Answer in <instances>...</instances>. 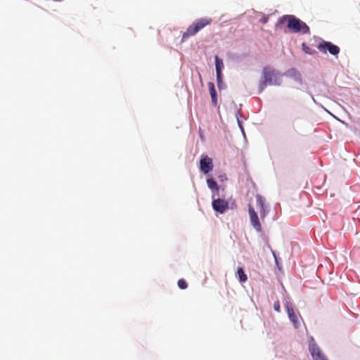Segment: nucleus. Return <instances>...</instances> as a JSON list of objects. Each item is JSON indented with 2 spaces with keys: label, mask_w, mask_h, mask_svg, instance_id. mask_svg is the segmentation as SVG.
<instances>
[{
  "label": "nucleus",
  "mask_w": 360,
  "mask_h": 360,
  "mask_svg": "<svg viewBox=\"0 0 360 360\" xmlns=\"http://www.w3.org/2000/svg\"><path fill=\"white\" fill-rule=\"evenodd\" d=\"M208 88L210 93L212 102L214 105H216L217 103V92L215 90L214 84L212 82L208 83Z\"/></svg>",
  "instance_id": "10"
},
{
  "label": "nucleus",
  "mask_w": 360,
  "mask_h": 360,
  "mask_svg": "<svg viewBox=\"0 0 360 360\" xmlns=\"http://www.w3.org/2000/svg\"><path fill=\"white\" fill-rule=\"evenodd\" d=\"M237 274L238 276L239 281L240 283H245L248 280V277L245 274V271L242 267H239L237 270Z\"/></svg>",
  "instance_id": "13"
},
{
  "label": "nucleus",
  "mask_w": 360,
  "mask_h": 360,
  "mask_svg": "<svg viewBox=\"0 0 360 360\" xmlns=\"http://www.w3.org/2000/svg\"><path fill=\"white\" fill-rule=\"evenodd\" d=\"M212 22L210 18H202L194 21L182 34L181 41H186L188 37L194 36L205 27L210 25Z\"/></svg>",
  "instance_id": "3"
},
{
  "label": "nucleus",
  "mask_w": 360,
  "mask_h": 360,
  "mask_svg": "<svg viewBox=\"0 0 360 360\" xmlns=\"http://www.w3.org/2000/svg\"><path fill=\"white\" fill-rule=\"evenodd\" d=\"M263 77L259 82V91L262 92L267 85H280L278 75L271 67L266 66L262 70Z\"/></svg>",
  "instance_id": "2"
},
{
  "label": "nucleus",
  "mask_w": 360,
  "mask_h": 360,
  "mask_svg": "<svg viewBox=\"0 0 360 360\" xmlns=\"http://www.w3.org/2000/svg\"><path fill=\"white\" fill-rule=\"evenodd\" d=\"M215 68L217 75H219L222 72V69L224 68V63L222 60H221L218 56H215Z\"/></svg>",
  "instance_id": "12"
},
{
  "label": "nucleus",
  "mask_w": 360,
  "mask_h": 360,
  "mask_svg": "<svg viewBox=\"0 0 360 360\" xmlns=\"http://www.w3.org/2000/svg\"><path fill=\"white\" fill-rule=\"evenodd\" d=\"M287 312L290 321L293 323L295 327L299 324V320L292 308L287 307Z\"/></svg>",
  "instance_id": "11"
},
{
  "label": "nucleus",
  "mask_w": 360,
  "mask_h": 360,
  "mask_svg": "<svg viewBox=\"0 0 360 360\" xmlns=\"http://www.w3.org/2000/svg\"><path fill=\"white\" fill-rule=\"evenodd\" d=\"M288 20V27L292 32H302V34L309 33V27L307 24L292 15H283L278 19L279 24H283Z\"/></svg>",
  "instance_id": "1"
},
{
  "label": "nucleus",
  "mask_w": 360,
  "mask_h": 360,
  "mask_svg": "<svg viewBox=\"0 0 360 360\" xmlns=\"http://www.w3.org/2000/svg\"><path fill=\"white\" fill-rule=\"evenodd\" d=\"M318 49L321 52L325 53L328 51V52L333 56H337L340 52V48L329 41H323L322 43H320L318 46Z\"/></svg>",
  "instance_id": "5"
},
{
  "label": "nucleus",
  "mask_w": 360,
  "mask_h": 360,
  "mask_svg": "<svg viewBox=\"0 0 360 360\" xmlns=\"http://www.w3.org/2000/svg\"><path fill=\"white\" fill-rule=\"evenodd\" d=\"M256 205L259 212L261 219H264L267 215L268 210H266L264 198L259 194L256 195Z\"/></svg>",
  "instance_id": "7"
},
{
  "label": "nucleus",
  "mask_w": 360,
  "mask_h": 360,
  "mask_svg": "<svg viewBox=\"0 0 360 360\" xmlns=\"http://www.w3.org/2000/svg\"><path fill=\"white\" fill-rule=\"evenodd\" d=\"M248 212L250 215L251 225L255 229L256 231L261 232L262 225L260 224L257 213L251 204L248 205Z\"/></svg>",
  "instance_id": "4"
},
{
  "label": "nucleus",
  "mask_w": 360,
  "mask_h": 360,
  "mask_svg": "<svg viewBox=\"0 0 360 360\" xmlns=\"http://www.w3.org/2000/svg\"><path fill=\"white\" fill-rule=\"evenodd\" d=\"M274 310L276 311L277 312H279L281 311L279 301H276L274 302Z\"/></svg>",
  "instance_id": "16"
},
{
  "label": "nucleus",
  "mask_w": 360,
  "mask_h": 360,
  "mask_svg": "<svg viewBox=\"0 0 360 360\" xmlns=\"http://www.w3.org/2000/svg\"><path fill=\"white\" fill-rule=\"evenodd\" d=\"M217 80L218 85L219 86L220 84L222 82V72L220 73L219 75H217Z\"/></svg>",
  "instance_id": "17"
},
{
  "label": "nucleus",
  "mask_w": 360,
  "mask_h": 360,
  "mask_svg": "<svg viewBox=\"0 0 360 360\" xmlns=\"http://www.w3.org/2000/svg\"><path fill=\"white\" fill-rule=\"evenodd\" d=\"M309 352L313 360H328L321 349L316 344L310 345Z\"/></svg>",
  "instance_id": "8"
},
{
  "label": "nucleus",
  "mask_w": 360,
  "mask_h": 360,
  "mask_svg": "<svg viewBox=\"0 0 360 360\" xmlns=\"http://www.w3.org/2000/svg\"><path fill=\"white\" fill-rule=\"evenodd\" d=\"M212 205L213 210L220 214H224L229 209V202L220 198H213Z\"/></svg>",
  "instance_id": "6"
},
{
  "label": "nucleus",
  "mask_w": 360,
  "mask_h": 360,
  "mask_svg": "<svg viewBox=\"0 0 360 360\" xmlns=\"http://www.w3.org/2000/svg\"><path fill=\"white\" fill-rule=\"evenodd\" d=\"M207 184L209 188H210L212 191H215L217 193L219 192V188L217 185V182L212 179H207Z\"/></svg>",
  "instance_id": "14"
},
{
  "label": "nucleus",
  "mask_w": 360,
  "mask_h": 360,
  "mask_svg": "<svg viewBox=\"0 0 360 360\" xmlns=\"http://www.w3.org/2000/svg\"><path fill=\"white\" fill-rule=\"evenodd\" d=\"M200 167L203 173H209L213 168L212 160L207 156L202 158L200 161Z\"/></svg>",
  "instance_id": "9"
},
{
  "label": "nucleus",
  "mask_w": 360,
  "mask_h": 360,
  "mask_svg": "<svg viewBox=\"0 0 360 360\" xmlns=\"http://www.w3.org/2000/svg\"><path fill=\"white\" fill-rule=\"evenodd\" d=\"M178 286L181 289H186L188 287V284L184 279L181 278L178 281Z\"/></svg>",
  "instance_id": "15"
},
{
  "label": "nucleus",
  "mask_w": 360,
  "mask_h": 360,
  "mask_svg": "<svg viewBox=\"0 0 360 360\" xmlns=\"http://www.w3.org/2000/svg\"><path fill=\"white\" fill-rule=\"evenodd\" d=\"M309 48L308 46H306L304 44H303V50L304 51L305 53H311V52L309 51Z\"/></svg>",
  "instance_id": "18"
}]
</instances>
